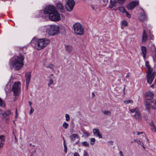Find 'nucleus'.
<instances>
[{
	"label": "nucleus",
	"instance_id": "nucleus-1",
	"mask_svg": "<svg viewBox=\"0 0 156 156\" xmlns=\"http://www.w3.org/2000/svg\"><path fill=\"white\" fill-rule=\"evenodd\" d=\"M43 11L44 14L46 16H48L51 21H57L61 20L59 13L57 11L55 7L53 5L46 7L44 10Z\"/></svg>",
	"mask_w": 156,
	"mask_h": 156
},
{
	"label": "nucleus",
	"instance_id": "nucleus-2",
	"mask_svg": "<svg viewBox=\"0 0 156 156\" xmlns=\"http://www.w3.org/2000/svg\"><path fill=\"white\" fill-rule=\"evenodd\" d=\"M24 57L20 55L19 56H14L9 61V66L11 69L18 70L23 66V61Z\"/></svg>",
	"mask_w": 156,
	"mask_h": 156
},
{
	"label": "nucleus",
	"instance_id": "nucleus-3",
	"mask_svg": "<svg viewBox=\"0 0 156 156\" xmlns=\"http://www.w3.org/2000/svg\"><path fill=\"white\" fill-rule=\"evenodd\" d=\"M59 27L55 25H50L43 27L41 28L42 32L49 35L53 36L58 33Z\"/></svg>",
	"mask_w": 156,
	"mask_h": 156
},
{
	"label": "nucleus",
	"instance_id": "nucleus-4",
	"mask_svg": "<svg viewBox=\"0 0 156 156\" xmlns=\"http://www.w3.org/2000/svg\"><path fill=\"white\" fill-rule=\"evenodd\" d=\"M35 47L38 50H40L43 49L50 42L49 39L46 38H44L37 40L36 38H33L31 41V43H34Z\"/></svg>",
	"mask_w": 156,
	"mask_h": 156
},
{
	"label": "nucleus",
	"instance_id": "nucleus-5",
	"mask_svg": "<svg viewBox=\"0 0 156 156\" xmlns=\"http://www.w3.org/2000/svg\"><path fill=\"white\" fill-rule=\"evenodd\" d=\"M146 66L147 69V82L148 84H151L154 78L155 73L152 72L153 69L151 67L148 61L146 62Z\"/></svg>",
	"mask_w": 156,
	"mask_h": 156
},
{
	"label": "nucleus",
	"instance_id": "nucleus-6",
	"mask_svg": "<svg viewBox=\"0 0 156 156\" xmlns=\"http://www.w3.org/2000/svg\"><path fill=\"white\" fill-rule=\"evenodd\" d=\"M73 27L75 32L77 35H82L84 34V28L80 23H76L73 25Z\"/></svg>",
	"mask_w": 156,
	"mask_h": 156
},
{
	"label": "nucleus",
	"instance_id": "nucleus-7",
	"mask_svg": "<svg viewBox=\"0 0 156 156\" xmlns=\"http://www.w3.org/2000/svg\"><path fill=\"white\" fill-rule=\"evenodd\" d=\"M21 83L20 82H15L13 85L12 89L14 95L18 96L20 91Z\"/></svg>",
	"mask_w": 156,
	"mask_h": 156
},
{
	"label": "nucleus",
	"instance_id": "nucleus-8",
	"mask_svg": "<svg viewBox=\"0 0 156 156\" xmlns=\"http://www.w3.org/2000/svg\"><path fill=\"white\" fill-rule=\"evenodd\" d=\"M66 2V4L68 7H66V9L67 11L70 12L73 9L74 7L75 3L74 0H65Z\"/></svg>",
	"mask_w": 156,
	"mask_h": 156
},
{
	"label": "nucleus",
	"instance_id": "nucleus-9",
	"mask_svg": "<svg viewBox=\"0 0 156 156\" xmlns=\"http://www.w3.org/2000/svg\"><path fill=\"white\" fill-rule=\"evenodd\" d=\"M130 112L132 113H135L134 116L136 120H141L142 119V115L140 112L137 110L136 108L131 109Z\"/></svg>",
	"mask_w": 156,
	"mask_h": 156
},
{
	"label": "nucleus",
	"instance_id": "nucleus-10",
	"mask_svg": "<svg viewBox=\"0 0 156 156\" xmlns=\"http://www.w3.org/2000/svg\"><path fill=\"white\" fill-rule=\"evenodd\" d=\"M150 54L153 58L154 62H156V48L154 45L152 44L151 45L150 50Z\"/></svg>",
	"mask_w": 156,
	"mask_h": 156
},
{
	"label": "nucleus",
	"instance_id": "nucleus-11",
	"mask_svg": "<svg viewBox=\"0 0 156 156\" xmlns=\"http://www.w3.org/2000/svg\"><path fill=\"white\" fill-rule=\"evenodd\" d=\"M138 1H132L129 3L127 6V8L129 10H132L139 4Z\"/></svg>",
	"mask_w": 156,
	"mask_h": 156
},
{
	"label": "nucleus",
	"instance_id": "nucleus-12",
	"mask_svg": "<svg viewBox=\"0 0 156 156\" xmlns=\"http://www.w3.org/2000/svg\"><path fill=\"white\" fill-rule=\"evenodd\" d=\"M154 96V95L153 92L151 91H147L145 93V98L146 100H151L153 98Z\"/></svg>",
	"mask_w": 156,
	"mask_h": 156
},
{
	"label": "nucleus",
	"instance_id": "nucleus-13",
	"mask_svg": "<svg viewBox=\"0 0 156 156\" xmlns=\"http://www.w3.org/2000/svg\"><path fill=\"white\" fill-rule=\"evenodd\" d=\"M25 76L26 78V85L27 88L31 78V73L30 72L26 73Z\"/></svg>",
	"mask_w": 156,
	"mask_h": 156
},
{
	"label": "nucleus",
	"instance_id": "nucleus-14",
	"mask_svg": "<svg viewBox=\"0 0 156 156\" xmlns=\"http://www.w3.org/2000/svg\"><path fill=\"white\" fill-rule=\"evenodd\" d=\"M93 132L94 134L98 137L99 138H102V136L100 133L99 130L97 128H95L93 129Z\"/></svg>",
	"mask_w": 156,
	"mask_h": 156
},
{
	"label": "nucleus",
	"instance_id": "nucleus-15",
	"mask_svg": "<svg viewBox=\"0 0 156 156\" xmlns=\"http://www.w3.org/2000/svg\"><path fill=\"white\" fill-rule=\"evenodd\" d=\"M56 7L58 10L61 12H64L65 11V9L61 3H58L56 5Z\"/></svg>",
	"mask_w": 156,
	"mask_h": 156
},
{
	"label": "nucleus",
	"instance_id": "nucleus-16",
	"mask_svg": "<svg viewBox=\"0 0 156 156\" xmlns=\"http://www.w3.org/2000/svg\"><path fill=\"white\" fill-rule=\"evenodd\" d=\"M69 137L71 140V142H73L75 141L76 138H79V136L78 134H73L70 136Z\"/></svg>",
	"mask_w": 156,
	"mask_h": 156
},
{
	"label": "nucleus",
	"instance_id": "nucleus-17",
	"mask_svg": "<svg viewBox=\"0 0 156 156\" xmlns=\"http://www.w3.org/2000/svg\"><path fill=\"white\" fill-rule=\"evenodd\" d=\"M5 141L4 136L3 135L0 136V149L3 147Z\"/></svg>",
	"mask_w": 156,
	"mask_h": 156
},
{
	"label": "nucleus",
	"instance_id": "nucleus-18",
	"mask_svg": "<svg viewBox=\"0 0 156 156\" xmlns=\"http://www.w3.org/2000/svg\"><path fill=\"white\" fill-rule=\"evenodd\" d=\"M141 48L143 58H145L146 57L147 48L146 47L144 46H142Z\"/></svg>",
	"mask_w": 156,
	"mask_h": 156
},
{
	"label": "nucleus",
	"instance_id": "nucleus-19",
	"mask_svg": "<svg viewBox=\"0 0 156 156\" xmlns=\"http://www.w3.org/2000/svg\"><path fill=\"white\" fill-rule=\"evenodd\" d=\"M147 36L146 32L145 30H144L142 35V42H146L147 39Z\"/></svg>",
	"mask_w": 156,
	"mask_h": 156
},
{
	"label": "nucleus",
	"instance_id": "nucleus-20",
	"mask_svg": "<svg viewBox=\"0 0 156 156\" xmlns=\"http://www.w3.org/2000/svg\"><path fill=\"white\" fill-rule=\"evenodd\" d=\"M150 105L153 108L155 109L156 108V100H154L153 101H150Z\"/></svg>",
	"mask_w": 156,
	"mask_h": 156
},
{
	"label": "nucleus",
	"instance_id": "nucleus-21",
	"mask_svg": "<svg viewBox=\"0 0 156 156\" xmlns=\"http://www.w3.org/2000/svg\"><path fill=\"white\" fill-rule=\"evenodd\" d=\"M11 114V111L10 110L7 111L5 112L4 113L2 114L3 117H5L7 116L10 115Z\"/></svg>",
	"mask_w": 156,
	"mask_h": 156
},
{
	"label": "nucleus",
	"instance_id": "nucleus-22",
	"mask_svg": "<svg viewBox=\"0 0 156 156\" xmlns=\"http://www.w3.org/2000/svg\"><path fill=\"white\" fill-rule=\"evenodd\" d=\"M121 28L122 29H124V27H126L128 26V23L125 20H123L122 21Z\"/></svg>",
	"mask_w": 156,
	"mask_h": 156
},
{
	"label": "nucleus",
	"instance_id": "nucleus-23",
	"mask_svg": "<svg viewBox=\"0 0 156 156\" xmlns=\"http://www.w3.org/2000/svg\"><path fill=\"white\" fill-rule=\"evenodd\" d=\"M66 50L69 53H71L72 51V47L70 45H65Z\"/></svg>",
	"mask_w": 156,
	"mask_h": 156
},
{
	"label": "nucleus",
	"instance_id": "nucleus-24",
	"mask_svg": "<svg viewBox=\"0 0 156 156\" xmlns=\"http://www.w3.org/2000/svg\"><path fill=\"white\" fill-rule=\"evenodd\" d=\"M147 18L146 15L145 14H143L140 16V19L141 21H144Z\"/></svg>",
	"mask_w": 156,
	"mask_h": 156
},
{
	"label": "nucleus",
	"instance_id": "nucleus-25",
	"mask_svg": "<svg viewBox=\"0 0 156 156\" xmlns=\"http://www.w3.org/2000/svg\"><path fill=\"white\" fill-rule=\"evenodd\" d=\"M145 105L146 108L147 109L148 111V112H149L150 111V108L151 107V105H150V102H149V103L146 102L145 104Z\"/></svg>",
	"mask_w": 156,
	"mask_h": 156
},
{
	"label": "nucleus",
	"instance_id": "nucleus-26",
	"mask_svg": "<svg viewBox=\"0 0 156 156\" xmlns=\"http://www.w3.org/2000/svg\"><path fill=\"white\" fill-rule=\"evenodd\" d=\"M119 10L122 13H125L126 11L125 8L123 6H121L119 8Z\"/></svg>",
	"mask_w": 156,
	"mask_h": 156
},
{
	"label": "nucleus",
	"instance_id": "nucleus-27",
	"mask_svg": "<svg viewBox=\"0 0 156 156\" xmlns=\"http://www.w3.org/2000/svg\"><path fill=\"white\" fill-rule=\"evenodd\" d=\"M90 6L92 9L94 10H96L98 8V6L97 5L91 4L90 5Z\"/></svg>",
	"mask_w": 156,
	"mask_h": 156
},
{
	"label": "nucleus",
	"instance_id": "nucleus-28",
	"mask_svg": "<svg viewBox=\"0 0 156 156\" xmlns=\"http://www.w3.org/2000/svg\"><path fill=\"white\" fill-rule=\"evenodd\" d=\"M69 126V124L68 123L65 122H63L62 124V126L65 129H67Z\"/></svg>",
	"mask_w": 156,
	"mask_h": 156
},
{
	"label": "nucleus",
	"instance_id": "nucleus-29",
	"mask_svg": "<svg viewBox=\"0 0 156 156\" xmlns=\"http://www.w3.org/2000/svg\"><path fill=\"white\" fill-rule=\"evenodd\" d=\"M103 112L105 115H110L111 114V112L109 111H103Z\"/></svg>",
	"mask_w": 156,
	"mask_h": 156
},
{
	"label": "nucleus",
	"instance_id": "nucleus-30",
	"mask_svg": "<svg viewBox=\"0 0 156 156\" xmlns=\"http://www.w3.org/2000/svg\"><path fill=\"white\" fill-rule=\"evenodd\" d=\"M81 144L83 146H85L87 147H89V144L87 141H84L81 143Z\"/></svg>",
	"mask_w": 156,
	"mask_h": 156
},
{
	"label": "nucleus",
	"instance_id": "nucleus-31",
	"mask_svg": "<svg viewBox=\"0 0 156 156\" xmlns=\"http://www.w3.org/2000/svg\"><path fill=\"white\" fill-rule=\"evenodd\" d=\"M137 143L138 144H140L141 146H142L144 148H145L144 147V146L143 143L139 139H137Z\"/></svg>",
	"mask_w": 156,
	"mask_h": 156
},
{
	"label": "nucleus",
	"instance_id": "nucleus-32",
	"mask_svg": "<svg viewBox=\"0 0 156 156\" xmlns=\"http://www.w3.org/2000/svg\"><path fill=\"white\" fill-rule=\"evenodd\" d=\"M117 2L121 5H122L124 2L126 1V0H117Z\"/></svg>",
	"mask_w": 156,
	"mask_h": 156
},
{
	"label": "nucleus",
	"instance_id": "nucleus-33",
	"mask_svg": "<svg viewBox=\"0 0 156 156\" xmlns=\"http://www.w3.org/2000/svg\"><path fill=\"white\" fill-rule=\"evenodd\" d=\"M124 103L126 104L129 103H133V101L131 100H125L124 101Z\"/></svg>",
	"mask_w": 156,
	"mask_h": 156
},
{
	"label": "nucleus",
	"instance_id": "nucleus-34",
	"mask_svg": "<svg viewBox=\"0 0 156 156\" xmlns=\"http://www.w3.org/2000/svg\"><path fill=\"white\" fill-rule=\"evenodd\" d=\"M90 144L92 145H93L95 143V139L94 138H92L90 139Z\"/></svg>",
	"mask_w": 156,
	"mask_h": 156
},
{
	"label": "nucleus",
	"instance_id": "nucleus-35",
	"mask_svg": "<svg viewBox=\"0 0 156 156\" xmlns=\"http://www.w3.org/2000/svg\"><path fill=\"white\" fill-rule=\"evenodd\" d=\"M65 117H66V120L67 121H68L70 120V116L69 114H66L65 115Z\"/></svg>",
	"mask_w": 156,
	"mask_h": 156
},
{
	"label": "nucleus",
	"instance_id": "nucleus-36",
	"mask_svg": "<svg viewBox=\"0 0 156 156\" xmlns=\"http://www.w3.org/2000/svg\"><path fill=\"white\" fill-rule=\"evenodd\" d=\"M54 65L52 64H49L48 66H46V68H49L51 69H54Z\"/></svg>",
	"mask_w": 156,
	"mask_h": 156
},
{
	"label": "nucleus",
	"instance_id": "nucleus-37",
	"mask_svg": "<svg viewBox=\"0 0 156 156\" xmlns=\"http://www.w3.org/2000/svg\"><path fill=\"white\" fill-rule=\"evenodd\" d=\"M117 2V1H116V0H110V3H112L115 5Z\"/></svg>",
	"mask_w": 156,
	"mask_h": 156
},
{
	"label": "nucleus",
	"instance_id": "nucleus-38",
	"mask_svg": "<svg viewBox=\"0 0 156 156\" xmlns=\"http://www.w3.org/2000/svg\"><path fill=\"white\" fill-rule=\"evenodd\" d=\"M53 80L51 79L50 80L49 83H48V85L49 86H50L51 84H53Z\"/></svg>",
	"mask_w": 156,
	"mask_h": 156
},
{
	"label": "nucleus",
	"instance_id": "nucleus-39",
	"mask_svg": "<svg viewBox=\"0 0 156 156\" xmlns=\"http://www.w3.org/2000/svg\"><path fill=\"white\" fill-rule=\"evenodd\" d=\"M151 127V129L152 131L154 132H155L156 131V128L154 126H153L152 127Z\"/></svg>",
	"mask_w": 156,
	"mask_h": 156
},
{
	"label": "nucleus",
	"instance_id": "nucleus-40",
	"mask_svg": "<svg viewBox=\"0 0 156 156\" xmlns=\"http://www.w3.org/2000/svg\"><path fill=\"white\" fill-rule=\"evenodd\" d=\"M83 156H89L88 153L86 150L84 151V153Z\"/></svg>",
	"mask_w": 156,
	"mask_h": 156
},
{
	"label": "nucleus",
	"instance_id": "nucleus-41",
	"mask_svg": "<svg viewBox=\"0 0 156 156\" xmlns=\"http://www.w3.org/2000/svg\"><path fill=\"white\" fill-rule=\"evenodd\" d=\"M4 105V104L3 103V101L0 98V106H3Z\"/></svg>",
	"mask_w": 156,
	"mask_h": 156
},
{
	"label": "nucleus",
	"instance_id": "nucleus-42",
	"mask_svg": "<svg viewBox=\"0 0 156 156\" xmlns=\"http://www.w3.org/2000/svg\"><path fill=\"white\" fill-rule=\"evenodd\" d=\"M126 13V15L127 17H128V18H130L131 17V15L128 13L127 11H126V12H125Z\"/></svg>",
	"mask_w": 156,
	"mask_h": 156
},
{
	"label": "nucleus",
	"instance_id": "nucleus-43",
	"mask_svg": "<svg viewBox=\"0 0 156 156\" xmlns=\"http://www.w3.org/2000/svg\"><path fill=\"white\" fill-rule=\"evenodd\" d=\"M115 5L112 4V3H110V5L109 6V8L112 9V8H113L114 6H115Z\"/></svg>",
	"mask_w": 156,
	"mask_h": 156
},
{
	"label": "nucleus",
	"instance_id": "nucleus-44",
	"mask_svg": "<svg viewBox=\"0 0 156 156\" xmlns=\"http://www.w3.org/2000/svg\"><path fill=\"white\" fill-rule=\"evenodd\" d=\"M34 109H33L32 108H31V109L30 111V114H32V113L34 112Z\"/></svg>",
	"mask_w": 156,
	"mask_h": 156
},
{
	"label": "nucleus",
	"instance_id": "nucleus-45",
	"mask_svg": "<svg viewBox=\"0 0 156 156\" xmlns=\"http://www.w3.org/2000/svg\"><path fill=\"white\" fill-rule=\"evenodd\" d=\"M74 156H80L79 154L77 152H75L74 154Z\"/></svg>",
	"mask_w": 156,
	"mask_h": 156
},
{
	"label": "nucleus",
	"instance_id": "nucleus-46",
	"mask_svg": "<svg viewBox=\"0 0 156 156\" xmlns=\"http://www.w3.org/2000/svg\"><path fill=\"white\" fill-rule=\"evenodd\" d=\"M119 154L120 156H123V154H122V152L121 151H120L119 152Z\"/></svg>",
	"mask_w": 156,
	"mask_h": 156
},
{
	"label": "nucleus",
	"instance_id": "nucleus-47",
	"mask_svg": "<svg viewBox=\"0 0 156 156\" xmlns=\"http://www.w3.org/2000/svg\"><path fill=\"white\" fill-rule=\"evenodd\" d=\"M17 118H18V114H17V109H16V112L15 118H16V119Z\"/></svg>",
	"mask_w": 156,
	"mask_h": 156
},
{
	"label": "nucleus",
	"instance_id": "nucleus-48",
	"mask_svg": "<svg viewBox=\"0 0 156 156\" xmlns=\"http://www.w3.org/2000/svg\"><path fill=\"white\" fill-rule=\"evenodd\" d=\"M29 105H30V108H32V107H31V105L32 104V103L30 101H29Z\"/></svg>",
	"mask_w": 156,
	"mask_h": 156
},
{
	"label": "nucleus",
	"instance_id": "nucleus-49",
	"mask_svg": "<svg viewBox=\"0 0 156 156\" xmlns=\"http://www.w3.org/2000/svg\"><path fill=\"white\" fill-rule=\"evenodd\" d=\"M150 125L151 127H152L153 126H154L152 122H150Z\"/></svg>",
	"mask_w": 156,
	"mask_h": 156
},
{
	"label": "nucleus",
	"instance_id": "nucleus-50",
	"mask_svg": "<svg viewBox=\"0 0 156 156\" xmlns=\"http://www.w3.org/2000/svg\"><path fill=\"white\" fill-rule=\"evenodd\" d=\"M65 140H64V147H65V150L66 149V145L65 144Z\"/></svg>",
	"mask_w": 156,
	"mask_h": 156
},
{
	"label": "nucleus",
	"instance_id": "nucleus-51",
	"mask_svg": "<svg viewBox=\"0 0 156 156\" xmlns=\"http://www.w3.org/2000/svg\"><path fill=\"white\" fill-rule=\"evenodd\" d=\"M103 1L105 3H107L108 1V0H103Z\"/></svg>",
	"mask_w": 156,
	"mask_h": 156
},
{
	"label": "nucleus",
	"instance_id": "nucleus-52",
	"mask_svg": "<svg viewBox=\"0 0 156 156\" xmlns=\"http://www.w3.org/2000/svg\"><path fill=\"white\" fill-rule=\"evenodd\" d=\"M143 133L142 132H137V134L138 135H139L140 134H142Z\"/></svg>",
	"mask_w": 156,
	"mask_h": 156
},
{
	"label": "nucleus",
	"instance_id": "nucleus-53",
	"mask_svg": "<svg viewBox=\"0 0 156 156\" xmlns=\"http://www.w3.org/2000/svg\"><path fill=\"white\" fill-rule=\"evenodd\" d=\"M85 134L87 136H88L90 135V134L89 133H85Z\"/></svg>",
	"mask_w": 156,
	"mask_h": 156
},
{
	"label": "nucleus",
	"instance_id": "nucleus-54",
	"mask_svg": "<svg viewBox=\"0 0 156 156\" xmlns=\"http://www.w3.org/2000/svg\"><path fill=\"white\" fill-rule=\"evenodd\" d=\"M92 96H93V97H95V95L94 94V93H92Z\"/></svg>",
	"mask_w": 156,
	"mask_h": 156
},
{
	"label": "nucleus",
	"instance_id": "nucleus-55",
	"mask_svg": "<svg viewBox=\"0 0 156 156\" xmlns=\"http://www.w3.org/2000/svg\"><path fill=\"white\" fill-rule=\"evenodd\" d=\"M108 142L111 144L112 145V141H109Z\"/></svg>",
	"mask_w": 156,
	"mask_h": 156
},
{
	"label": "nucleus",
	"instance_id": "nucleus-56",
	"mask_svg": "<svg viewBox=\"0 0 156 156\" xmlns=\"http://www.w3.org/2000/svg\"><path fill=\"white\" fill-rule=\"evenodd\" d=\"M36 152V150H35L34 151H33V152L32 153H33V154L35 153Z\"/></svg>",
	"mask_w": 156,
	"mask_h": 156
},
{
	"label": "nucleus",
	"instance_id": "nucleus-57",
	"mask_svg": "<svg viewBox=\"0 0 156 156\" xmlns=\"http://www.w3.org/2000/svg\"><path fill=\"white\" fill-rule=\"evenodd\" d=\"M137 139H134V141L135 142H137Z\"/></svg>",
	"mask_w": 156,
	"mask_h": 156
},
{
	"label": "nucleus",
	"instance_id": "nucleus-58",
	"mask_svg": "<svg viewBox=\"0 0 156 156\" xmlns=\"http://www.w3.org/2000/svg\"><path fill=\"white\" fill-rule=\"evenodd\" d=\"M2 110L0 109V115L2 114Z\"/></svg>",
	"mask_w": 156,
	"mask_h": 156
},
{
	"label": "nucleus",
	"instance_id": "nucleus-59",
	"mask_svg": "<svg viewBox=\"0 0 156 156\" xmlns=\"http://www.w3.org/2000/svg\"><path fill=\"white\" fill-rule=\"evenodd\" d=\"M34 155V154L33 153H32L31 155L30 156H33Z\"/></svg>",
	"mask_w": 156,
	"mask_h": 156
},
{
	"label": "nucleus",
	"instance_id": "nucleus-60",
	"mask_svg": "<svg viewBox=\"0 0 156 156\" xmlns=\"http://www.w3.org/2000/svg\"><path fill=\"white\" fill-rule=\"evenodd\" d=\"M151 87H153H153H154V85H151Z\"/></svg>",
	"mask_w": 156,
	"mask_h": 156
},
{
	"label": "nucleus",
	"instance_id": "nucleus-61",
	"mask_svg": "<svg viewBox=\"0 0 156 156\" xmlns=\"http://www.w3.org/2000/svg\"><path fill=\"white\" fill-rule=\"evenodd\" d=\"M13 123H14V124H15V121H13Z\"/></svg>",
	"mask_w": 156,
	"mask_h": 156
},
{
	"label": "nucleus",
	"instance_id": "nucleus-62",
	"mask_svg": "<svg viewBox=\"0 0 156 156\" xmlns=\"http://www.w3.org/2000/svg\"><path fill=\"white\" fill-rule=\"evenodd\" d=\"M30 146H32V144H31V143H30Z\"/></svg>",
	"mask_w": 156,
	"mask_h": 156
},
{
	"label": "nucleus",
	"instance_id": "nucleus-63",
	"mask_svg": "<svg viewBox=\"0 0 156 156\" xmlns=\"http://www.w3.org/2000/svg\"><path fill=\"white\" fill-rule=\"evenodd\" d=\"M128 76H129V75H128V74L127 75H126V77Z\"/></svg>",
	"mask_w": 156,
	"mask_h": 156
},
{
	"label": "nucleus",
	"instance_id": "nucleus-64",
	"mask_svg": "<svg viewBox=\"0 0 156 156\" xmlns=\"http://www.w3.org/2000/svg\"><path fill=\"white\" fill-rule=\"evenodd\" d=\"M33 147H35V145H33Z\"/></svg>",
	"mask_w": 156,
	"mask_h": 156
}]
</instances>
